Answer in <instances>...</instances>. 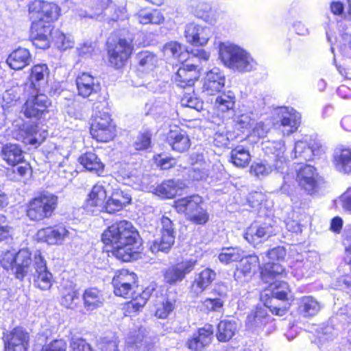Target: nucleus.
<instances>
[{
  "label": "nucleus",
  "instance_id": "54",
  "mask_svg": "<svg viewBox=\"0 0 351 351\" xmlns=\"http://www.w3.org/2000/svg\"><path fill=\"white\" fill-rule=\"evenodd\" d=\"M126 343L128 347L134 348L137 351H149L150 350V344L141 335L128 337Z\"/></svg>",
  "mask_w": 351,
  "mask_h": 351
},
{
  "label": "nucleus",
  "instance_id": "61",
  "mask_svg": "<svg viewBox=\"0 0 351 351\" xmlns=\"http://www.w3.org/2000/svg\"><path fill=\"white\" fill-rule=\"evenodd\" d=\"M181 105L200 111L203 108V102L197 97L189 93L184 95L181 99Z\"/></svg>",
  "mask_w": 351,
  "mask_h": 351
},
{
  "label": "nucleus",
  "instance_id": "12",
  "mask_svg": "<svg viewBox=\"0 0 351 351\" xmlns=\"http://www.w3.org/2000/svg\"><path fill=\"white\" fill-rule=\"evenodd\" d=\"M53 31L51 23L32 21L30 37L33 44L40 49L49 48Z\"/></svg>",
  "mask_w": 351,
  "mask_h": 351
},
{
  "label": "nucleus",
  "instance_id": "42",
  "mask_svg": "<svg viewBox=\"0 0 351 351\" xmlns=\"http://www.w3.org/2000/svg\"><path fill=\"white\" fill-rule=\"evenodd\" d=\"M325 154V147L317 134H313L308 138V161L317 160Z\"/></svg>",
  "mask_w": 351,
  "mask_h": 351
},
{
  "label": "nucleus",
  "instance_id": "55",
  "mask_svg": "<svg viewBox=\"0 0 351 351\" xmlns=\"http://www.w3.org/2000/svg\"><path fill=\"white\" fill-rule=\"evenodd\" d=\"M162 223V238L160 241H174L175 231L171 219L163 217L161 219Z\"/></svg>",
  "mask_w": 351,
  "mask_h": 351
},
{
  "label": "nucleus",
  "instance_id": "7",
  "mask_svg": "<svg viewBox=\"0 0 351 351\" xmlns=\"http://www.w3.org/2000/svg\"><path fill=\"white\" fill-rule=\"evenodd\" d=\"M141 239L139 232L132 223L125 220L109 226L101 236V241H138Z\"/></svg>",
  "mask_w": 351,
  "mask_h": 351
},
{
  "label": "nucleus",
  "instance_id": "18",
  "mask_svg": "<svg viewBox=\"0 0 351 351\" xmlns=\"http://www.w3.org/2000/svg\"><path fill=\"white\" fill-rule=\"evenodd\" d=\"M196 263V260L190 259L167 268L164 271L165 282L169 285L181 282L186 274L194 269Z\"/></svg>",
  "mask_w": 351,
  "mask_h": 351
},
{
  "label": "nucleus",
  "instance_id": "53",
  "mask_svg": "<svg viewBox=\"0 0 351 351\" xmlns=\"http://www.w3.org/2000/svg\"><path fill=\"white\" fill-rule=\"evenodd\" d=\"M112 285L114 288V293L116 295L125 298H132L134 291V287L127 284H123L116 279L112 278Z\"/></svg>",
  "mask_w": 351,
  "mask_h": 351
},
{
  "label": "nucleus",
  "instance_id": "39",
  "mask_svg": "<svg viewBox=\"0 0 351 351\" xmlns=\"http://www.w3.org/2000/svg\"><path fill=\"white\" fill-rule=\"evenodd\" d=\"M107 197V191L103 184L98 182L92 189L87 200V206L102 208Z\"/></svg>",
  "mask_w": 351,
  "mask_h": 351
},
{
  "label": "nucleus",
  "instance_id": "58",
  "mask_svg": "<svg viewBox=\"0 0 351 351\" xmlns=\"http://www.w3.org/2000/svg\"><path fill=\"white\" fill-rule=\"evenodd\" d=\"M119 343L118 337L113 335L101 338L99 346L102 351H120Z\"/></svg>",
  "mask_w": 351,
  "mask_h": 351
},
{
  "label": "nucleus",
  "instance_id": "23",
  "mask_svg": "<svg viewBox=\"0 0 351 351\" xmlns=\"http://www.w3.org/2000/svg\"><path fill=\"white\" fill-rule=\"evenodd\" d=\"M49 73V71L47 64L34 65L31 69L30 84L25 86V91H40V88L47 84Z\"/></svg>",
  "mask_w": 351,
  "mask_h": 351
},
{
  "label": "nucleus",
  "instance_id": "48",
  "mask_svg": "<svg viewBox=\"0 0 351 351\" xmlns=\"http://www.w3.org/2000/svg\"><path fill=\"white\" fill-rule=\"evenodd\" d=\"M163 51L166 56L177 58L180 62L184 61L188 55L182 51V45L177 42L167 43L163 47Z\"/></svg>",
  "mask_w": 351,
  "mask_h": 351
},
{
  "label": "nucleus",
  "instance_id": "44",
  "mask_svg": "<svg viewBox=\"0 0 351 351\" xmlns=\"http://www.w3.org/2000/svg\"><path fill=\"white\" fill-rule=\"evenodd\" d=\"M155 290L154 286L150 285L145 288L140 294H136L134 291L131 302L129 303V308L134 312L138 311L143 308Z\"/></svg>",
  "mask_w": 351,
  "mask_h": 351
},
{
  "label": "nucleus",
  "instance_id": "15",
  "mask_svg": "<svg viewBox=\"0 0 351 351\" xmlns=\"http://www.w3.org/2000/svg\"><path fill=\"white\" fill-rule=\"evenodd\" d=\"M258 266V258L257 256L243 257L237 265L234 273V280L240 284L250 282L256 273Z\"/></svg>",
  "mask_w": 351,
  "mask_h": 351
},
{
  "label": "nucleus",
  "instance_id": "57",
  "mask_svg": "<svg viewBox=\"0 0 351 351\" xmlns=\"http://www.w3.org/2000/svg\"><path fill=\"white\" fill-rule=\"evenodd\" d=\"M274 171L273 167L266 161H262L252 165L250 167L251 173L257 177L267 176Z\"/></svg>",
  "mask_w": 351,
  "mask_h": 351
},
{
  "label": "nucleus",
  "instance_id": "33",
  "mask_svg": "<svg viewBox=\"0 0 351 351\" xmlns=\"http://www.w3.org/2000/svg\"><path fill=\"white\" fill-rule=\"evenodd\" d=\"M194 14L204 21L212 23L217 21V14L210 5L204 1H195L191 5Z\"/></svg>",
  "mask_w": 351,
  "mask_h": 351
},
{
  "label": "nucleus",
  "instance_id": "6",
  "mask_svg": "<svg viewBox=\"0 0 351 351\" xmlns=\"http://www.w3.org/2000/svg\"><path fill=\"white\" fill-rule=\"evenodd\" d=\"M131 35L119 38L117 40L108 43V55L110 64L117 69L121 68L131 56L134 47Z\"/></svg>",
  "mask_w": 351,
  "mask_h": 351
},
{
  "label": "nucleus",
  "instance_id": "20",
  "mask_svg": "<svg viewBox=\"0 0 351 351\" xmlns=\"http://www.w3.org/2000/svg\"><path fill=\"white\" fill-rule=\"evenodd\" d=\"M78 95L84 98L93 96L100 90L98 81L88 73H82L75 80Z\"/></svg>",
  "mask_w": 351,
  "mask_h": 351
},
{
  "label": "nucleus",
  "instance_id": "19",
  "mask_svg": "<svg viewBox=\"0 0 351 351\" xmlns=\"http://www.w3.org/2000/svg\"><path fill=\"white\" fill-rule=\"evenodd\" d=\"M213 335V326H205L188 339L186 346L192 351H202L211 343Z\"/></svg>",
  "mask_w": 351,
  "mask_h": 351
},
{
  "label": "nucleus",
  "instance_id": "36",
  "mask_svg": "<svg viewBox=\"0 0 351 351\" xmlns=\"http://www.w3.org/2000/svg\"><path fill=\"white\" fill-rule=\"evenodd\" d=\"M238 330L235 321L224 319L219 322L217 325L216 337L221 342L230 340Z\"/></svg>",
  "mask_w": 351,
  "mask_h": 351
},
{
  "label": "nucleus",
  "instance_id": "63",
  "mask_svg": "<svg viewBox=\"0 0 351 351\" xmlns=\"http://www.w3.org/2000/svg\"><path fill=\"white\" fill-rule=\"evenodd\" d=\"M267 234V231L263 227H258L257 226H251L247 228L244 235L245 239L247 241L256 240L261 239Z\"/></svg>",
  "mask_w": 351,
  "mask_h": 351
},
{
  "label": "nucleus",
  "instance_id": "38",
  "mask_svg": "<svg viewBox=\"0 0 351 351\" xmlns=\"http://www.w3.org/2000/svg\"><path fill=\"white\" fill-rule=\"evenodd\" d=\"M285 271V268L280 263L269 261L261 269V279L265 283H269L278 276H282Z\"/></svg>",
  "mask_w": 351,
  "mask_h": 351
},
{
  "label": "nucleus",
  "instance_id": "56",
  "mask_svg": "<svg viewBox=\"0 0 351 351\" xmlns=\"http://www.w3.org/2000/svg\"><path fill=\"white\" fill-rule=\"evenodd\" d=\"M56 45L60 50H66L73 47V42L70 37L66 36L62 32L58 29L53 31V36L52 38Z\"/></svg>",
  "mask_w": 351,
  "mask_h": 351
},
{
  "label": "nucleus",
  "instance_id": "8",
  "mask_svg": "<svg viewBox=\"0 0 351 351\" xmlns=\"http://www.w3.org/2000/svg\"><path fill=\"white\" fill-rule=\"evenodd\" d=\"M29 14L32 21L51 23L58 19L60 8L53 2L36 0L29 4Z\"/></svg>",
  "mask_w": 351,
  "mask_h": 351
},
{
  "label": "nucleus",
  "instance_id": "64",
  "mask_svg": "<svg viewBox=\"0 0 351 351\" xmlns=\"http://www.w3.org/2000/svg\"><path fill=\"white\" fill-rule=\"evenodd\" d=\"M70 347L71 351H93L90 346L82 338H72Z\"/></svg>",
  "mask_w": 351,
  "mask_h": 351
},
{
  "label": "nucleus",
  "instance_id": "51",
  "mask_svg": "<svg viewBox=\"0 0 351 351\" xmlns=\"http://www.w3.org/2000/svg\"><path fill=\"white\" fill-rule=\"evenodd\" d=\"M314 332L316 337L319 339L320 343H325L326 341L333 339L336 335V332L332 326L322 325L314 329Z\"/></svg>",
  "mask_w": 351,
  "mask_h": 351
},
{
  "label": "nucleus",
  "instance_id": "29",
  "mask_svg": "<svg viewBox=\"0 0 351 351\" xmlns=\"http://www.w3.org/2000/svg\"><path fill=\"white\" fill-rule=\"evenodd\" d=\"M279 114L280 115L281 125L287 128L283 131L284 134L289 135L298 129L301 117L294 109L287 107L281 108Z\"/></svg>",
  "mask_w": 351,
  "mask_h": 351
},
{
  "label": "nucleus",
  "instance_id": "16",
  "mask_svg": "<svg viewBox=\"0 0 351 351\" xmlns=\"http://www.w3.org/2000/svg\"><path fill=\"white\" fill-rule=\"evenodd\" d=\"M211 28L195 23L186 25L184 36L187 43L195 46H204L213 35Z\"/></svg>",
  "mask_w": 351,
  "mask_h": 351
},
{
  "label": "nucleus",
  "instance_id": "24",
  "mask_svg": "<svg viewBox=\"0 0 351 351\" xmlns=\"http://www.w3.org/2000/svg\"><path fill=\"white\" fill-rule=\"evenodd\" d=\"M327 184L317 169L308 165V196L313 199L323 196L326 192Z\"/></svg>",
  "mask_w": 351,
  "mask_h": 351
},
{
  "label": "nucleus",
  "instance_id": "41",
  "mask_svg": "<svg viewBox=\"0 0 351 351\" xmlns=\"http://www.w3.org/2000/svg\"><path fill=\"white\" fill-rule=\"evenodd\" d=\"M214 291L217 292L219 297L206 298L203 302V307L210 311H219L223 306V298L226 295V287L219 285Z\"/></svg>",
  "mask_w": 351,
  "mask_h": 351
},
{
  "label": "nucleus",
  "instance_id": "45",
  "mask_svg": "<svg viewBox=\"0 0 351 351\" xmlns=\"http://www.w3.org/2000/svg\"><path fill=\"white\" fill-rule=\"evenodd\" d=\"M138 21L143 25L155 24L159 25L163 23L165 18L162 13L156 10H141L136 16Z\"/></svg>",
  "mask_w": 351,
  "mask_h": 351
},
{
  "label": "nucleus",
  "instance_id": "52",
  "mask_svg": "<svg viewBox=\"0 0 351 351\" xmlns=\"http://www.w3.org/2000/svg\"><path fill=\"white\" fill-rule=\"evenodd\" d=\"M80 302V294L77 291L70 289L62 293L61 304L66 308H74Z\"/></svg>",
  "mask_w": 351,
  "mask_h": 351
},
{
  "label": "nucleus",
  "instance_id": "40",
  "mask_svg": "<svg viewBox=\"0 0 351 351\" xmlns=\"http://www.w3.org/2000/svg\"><path fill=\"white\" fill-rule=\"evenodd\" d=\"M79 162L88 171L95 173L103 171L104 165L97 156L93 152H87L78 158Z\"/></svg>",
  "mask_w": 351,
  "mask_h": 351
},
{
  "label": "nucleus",
  "instance_id": "34",
  "mask_svg": "<svg viewBox=\"0 0 351 351\" xmlns=\"http://www.w3.org/2000/svg\"><path fill=\"white\" fill-rule=\"evenodd\" d=\"M84 307L87 311H93L103 306L104 298L97 288H89L83 293Z\"/></svg>",
  "mask_w": 351,
  "mask_h": 351
},
{
  "label": "nucleus",
  "instance_id": "10",
  "mask_svg": "<svg viewBox=\"0 0 351 351\" xmlns=\"http://www.w3.org/2000/svg\"><path fill=\"white\" fill-rule=\"evenodd\" d=\"M90 133L99 142H108L115 136V128L108 113L97 114L90 125Z\"/></svg>",
  "mask_w": 351,
  "mask_h": 351
},
{
  "label": "nucleus",
  "instance_id": "14",
  "mask_svg": "<svg viewBox=\"0 0 351 351\" xmlns=\"http://www.w3.org/2000/svg\"><path fill=\"white\" fill-rule=\"evenodd\" d=\"M226 77L222 71L215 67L208 71L204 77L202 94L206 96L215 95L224 88Z\"/></svg>",
  "mask_w": 351,
  "mask_h": 351
},
{
  "label": "nucleus",
  "instance_id": "4",
  "mask_svg": "<svg viewBox=\"0 0 351 351\" xmlns=\"http://www.w3.org/2000/svg\"><path fill=\"white\" fill-rule=\"evenodd\" d=\"M58 205V197L49 192L34 197L28 205L27 215L31 220L40 221L49 218Z\"/></svg>",
  "mask_w": 351,
  "mask_h": 351
},
{
  "label": "nucleus",
  "instance_id": "60",
  "mask_svg": "<svg viewBox=\"0 0 351 351\" xmlns=\"http://www.w3.org/2000/svg\"><path fill=\"white\" fill-rule=\"evenodd\" d=\"M113 278L133 287H134L137 280L136 275L133 272H129L126 269L119 271Z\"/></svg>",
  "mask_w": 351,
  "mask_h": 351
},
{
  "label": "nucleus",
  "instance_id": "22",
  "mask_svg": "<svg viewBox=\"0 0 351 351\" xmlns=\"http://www.w3.org/2000/svg\"><path fill=\"white\" fill-rule=\"evenodd\" d=\"M198 77L196 66L186 64L178 69L173 76V81L176 86L180 88H191Z\"/></svg>",
  "mask_w": 351,
  "mask_h": 351
},
{
  "label": "nucleus",
  "instance_id": "13",
  "mask_svg": "<svg viewBox=\"0 0 351 351\" xmlns=\"http://www.w3.org/2000/svg\"><path fill=\"white\" fill-rule=\"evenodd\" d=\"M3 339L5 351H27L29 335L22 327H16L10 332H3Z\"/></svg>",
  "mask_w": 351,
  "mask_h": 351
},
{
  "label": "nucleus",
  "instance_id": "30",
  "mask_svg": "<svg viewBox=\"0 0 351 351\" xmlns=\"http://www.w3.org/2000/svg\"><path fill=\"white\" fill-rule=\"evenodd\" d=\"M32 62V56L28 49L18 48L8 57L6 63L14 70H21L29 65Z\"/></svg>",
  "mask_w": 351,
  "mask_h": 351
},
{
  "label": "nucleus",
  "instance_id": "1",
  "mask_svg": "<svg viewBox=\"0 0 351 351\" xmlns=\"http://www.w3.org/2000/svg\"><path fill=\"white\" fill-rule=\"evenodd\" d=\"M268 284L267 287L261 293V300L273 314L282 316L287 312L293 300L290 287L285 281L276 280Z\"/></svg>",
  "mask_w": 351,
  "mask_h": 351
},
{
  "label": "nucleus",
  "instance_id": "46",
  "mask_svg": "<svg viewBox=\"0 0 351 351\" xmlns=\"http://www.w3.org/2000/svg\"><path fill=\"white\" fill-rule=\"evenodd\" d=\"M177 191V183L173 180H166L155 189V194L165 198L173 197Z\"/></svg>",
  "mask_w": 351,
  "mask_h": 351
},
{
  "label": "nucleus",
  "instance_id": "21",
  "mask_svg": "<svg viewBox=\"0 0 351 351\" xmlns=\"http://www.w3.org/2000/svg\"><path fill=\"white\" fill-rule=\"evenodd\" d=\"M47 132L40 130L33 123H24L20 130L21 140L25 144L35 147L40 145L47 138Z\"/></svg>",
  "mask_w": 351,
  "mask_h": 351
},
{
  "label": "nucleus",
  "instance_id": "2",
  "mask_svg": "<svg viewBox=\"0 0 351 351\" xmlns=\"http://www.w3.org/2000/svg\"><path fill=\"white\" fill-rule=\"evenodd\" d=\"M219 56L224 65L234 71L250 72L256 66V62L250 53L232 44L221 43Z\"/></svg>",
  "mask_w": 351,
  "mask_h": 351
},
{
  "label": "nucleus",
  "instance_id": "26",
  "mask_svg": "<svg viewBox=\"0 0 351 351\" xmlns=\"http://www.w3.org/2000/svg\"><path fill=\"white\" fill-rule=\"evenodd\" d=\"M271 320V316L268 315L265 308H256L255 311H252L247 315L245 326L250 331L258 332L264 326L269 324Z\"/></svg>",
  "mask_w": 351,
  "mask_h": 351
},
{
  "label": "nucleus",
  "instance_id": "32",
  "mask_svg": "<svg viewBox=\"0 0 351 351\" xmlns=\"http://www.w3.org/2000/svg\"><path fill=\"white\" fill-rule=\"evenodd\" d=\"M1 158L8 165L16 166L23 163L24 156L19 145L16 144H6L3 145L1 151Z\"/></svg>",
  "mask_w": 351,
  "mask_h": 351
},
{
  "label": "nucleus",
  "instance_id": "28",
  "mask_svg": "<svg viewBox=\"0 0 351 351\" xmlns=\"http://www.w3.org/2000/svg\"><path fill=\"white\" fill-rule=\"evenodd\" d=\"M121 245L114 247L112 254L118 259L130 262L139 258V250L142 243H121Z\"/></svg>",
  "mask_w": 351,
  "mask_h": 351
},
{
  "label": "nucleus",
  "instance_id": "11",
  "mask_svg": "<svg viewBox=\"0 0 351 351\" xmlns=\"http://www.w3.org/2000/svg\"><path fill=\"white\" fill-rule=\"evenodd\" d=\"M29 95L23 107L24 115L27 118H39L47 111L51 101L40 91H29Z\"/></svg>",
  "mask_w": 351,
  "mask_h": 351
},
{
  "label": "nucleus",
  "instance_id": "17",
  "mask_svg": "<svg viewBox=\"0 0 351 351\" xmlns=\"http://www.w3.org/2000/svg\"><path fill=\"white\" fill-rule=\"evenodd\" d=\"M36 237L37 241H49L52 239L56 241L74 240L77 239L75 230L67 229L63 226L47 227L40 229L38 231Z\"/></svg>",
  "mask_w": 351,
  "mask_h": 351
},
{
  "label": "nucleus",
  "instance_id": "31",
  "mask_svg": "<svg viewBox=\"0 0 351 351\" xmlns=\"http://www.w3.org/2000/svg\"><path fill=\"white\" fill-rule=\"evenodd\" d=\"M215 272L206 268L197 275L191 286V292L195 295L202 293L215 280Z\"/></svg>",
  "mask_w": 351,
  "mask_h": 351
},
{
  "label": "nucleus",
  "instance_id": "25",
  "mask_svg": "<svg viewBox=\"0 0 351 351\" xmlns=\"http://www.w3.org/2000/svg\"><path fill=\"white\" fill-rule=\"evenodd\" d=\"M167 141L173 150L180 153L186 152L191 147L188 134L180 128L170 130L167 136Z\"/></svg>",
  "mask_w": 351,
  "mask_h": 351
},
{
  "label": "nucleus",
  "instance_id": "62",
  "mask_svg": "<svg viewBox=\"0 0 351 351\" xmlns=\"http://www.w3.org/2000/svg\"><path fill=\"white\" fill-rule=\"evenodd\" d=\"M336 205H339L342 209L351 213V188L348 189L342 195L335 200Z\"/></svg>",
  "mask_w": 351,
  "mask_h": 351
},
{
  "label": "nucleus",
  "instance_id": "43",
  "mask_svg": "<svg viewBox=\"0 0 351 351\" xmlns=\"http://www.w3.org/2000/svg\"><path fill=\"white\" fill-rule=\"evenodd\" d=\"M235 104V95L231 90L223 93L218 95L215 101V107L221 112H228L233 109Z\"/></svg>",
  "mask_w": 351,
  "mask_h": 351
},
{
  "label": "nucleus",
  "instance_id": "50",
  "mask_svg": "<svg viewBox=\"0 0 351 351\" xmlns=\"http://www.w3.org/2000/svg\"><path fill=\"white\" fill-rule=\"evenodd\" d=\"M136 58L139 66L143 70H152L158 61L156 56L149 51L139 53Z\"/></svg>",
  "mask_w": 351,
  "mask_h": 351
},
{
  "label": "nucleus",
  "instance_id": "47",
  "mask_svg": "<svg viewBox=\"0 0 351 351\" xmlns=\"http://www.w3.org/2000/svg\"><path fill=\"white\" fill-rule=\"evenodd\" d=\"M176 299L169 295L156 308L155 315L159 319H165L176 307Z\"/></svg>",
  "mask_w": 351,
  "mask_h": 351
},
{
  "label": "nucleus",
  "instance_id": "35",
  "mask_svg": "<svg viewBox=\"0 0 351 351\" xmlns=\"http://www.w3.org/2000/svg\"><path fill=\"white\" fill-rule=\"evenodd\" d=\"M334 165L336 169L343 173H351V149H337L334 155Z\"/></svg>",
  "mask_w": 351,
  "mask_h": 351
},
{
  "label": "nucleus",
  "instance_id": "37",
  "mask_svg": "<svg viewBox=\"0 0 351 351\" xmlns=\"http://www.w3.org/2000/svg\"><path fill=\"white\" fill-rule=\"evenodd\" d=\"M251 160V155L248 149L242 145H238L233 148L230 152V161L237 167L244 168L247 167Z\"/></svg>",
  "mask_w": 351,
  "mask_h": 351
},
{
  "label": "nucleus",
  "instance_id": "5",
  "mask_svg": "<svg viewBox=\"0 0 351 351\" xmlns=\"http://www.w3.org/2000/svg\"><path fill=\"white\" fill-rule=\"evenodd\" d=\"M203 200L198 195L180 198L174 202V207L178 213H183L186 217L197 224H204L208 220V215L202 206Z\"/></svg>",
  "mask_w": 351,
  "mask_h": 351
},
{
  "label": "nucleus",
  "instance_id": "3",
  "mask_svg": "<svg viewBox=\"0 0 351 351\" xmlns=\"http://www.w3.org/2000/svg\"><path fill=\"white\" fill-rule=\"evenodd\" d=\"M1 264L4 269H12L15 278L20 281L29 278L34 270L31 252L25 248L17 252L14 250L4 252Z\"/></svg>",
  "mask_w": 351,
  "mask_h": 351
},
{
  "label": "nucleus",
  "instance_id": "27",
  "mask_svg": "<svg viewBox=\"0 0 351 351\" xmlns=\"http://www.w3.org/2000/svg\"><path fill=\"white\" fill-rule=\"evenodd\" d=\"M131 200V196L128 193L123 191H116L104 203L100 210H105L108 213L114 214L123 210L126 205L130 203Z\"/></svg>",
  "mask_w": 351,
  "mask_h": 351
},
{
  "label": "nucleus",
  "instance_id": "49",
  "mask_svg": "<svg viewBox=\"0 0 351 351\" xmlns=\"http://www.w3.org/2000/svg\"><path fill=\"white\" fill-rule=\"evenodd\" d=\"M243 256V251L237 247H227L219 255V260L222 263L240 261Z\"/></svg>",
  "mask_w": 351,
  "mask_h": 351
},
{
  "label": "nucleus",
  "instance_id": "59",
  "mask_svg": "<svg viewBox=\"0 0 351 351\" xmlns=\"http://www.w3.org/2000/svg\"><path fill=\"white\" fill-rule=\"evenodd\" d=\"M266 154H272L274 157L284 154L285 148L282 141L267 142L263 148Z\"/></svg>",
  "mask_w": 351,
  "mask_h": 351
},
{
  "label": "nucleus",
  "instance_id": "9",
  "mask_svg": "<svg viewBox=\"0 0 351 351\" xmlns=\"http://www.w3.org/2000/svg\"><path fill=\"white\" fill-rule=\"evenodd\" d=\"M32 274L28 279L33 278L36 287L41 290H48L52 285V274L47 267V262L40 250L34 253Z\"/></svg>",
  "mask_w": 351,
  "mask_h": 351
}]
</instances>
